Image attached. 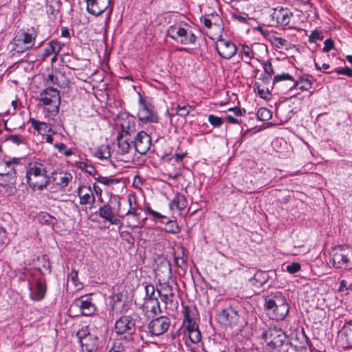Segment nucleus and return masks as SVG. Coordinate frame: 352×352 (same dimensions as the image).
Returning <instances> with one entry per match:
<instances>
[{"instance_id":"nucleus-22","label":"nucleus","mask_w":352,"mask_h":352,"mask_svg":"<svg viewBox=\"0 0 352 352\" xmlns=\"http://www.w3.org/2000/svg\"><path fill=\"white\" fill-rule=\"evenodd\" d=\"M127 201L130 206L129 209L122 208L121 207V205L120 206H118L116 207L113 206V210H115V212H116V215H118V217H123L126 215H131V214H133L134 217H139L140 213L138 212L137 208L132 206L131 198L129 197Z\"/></svg>"},{"instance_id":"nucleus-60","label":"nucleus","mask_w":352,"mask_h":352,"mask_svg":"<svg viewBox=\"0 0 352 352\" xmlns=\"http://www.w3.org/2000/svg\"><path fill=\"white\" fill-rule=\"evenodd\" d=\"M243 53L250 59H252L254 58L253 51L250 47L247 45H243Z\"/></svg>"},{"instance_id":"nucleus-56","label":"nucleus","mask_w":352,"mask_h":352,"mask_svg":"<svg viewBox=\"0 0 352 352\" xmlns=\"http://www.w3.org/2000/svg\"><path fill=\"white\" fill-rule=\"evenodd\" d=\"M300 270V265L298 263H293L287 265V270L292 274L296 273Z\"/></svg>"},{"instance_id":"nucleus-61","label":"nucleus","mask_w":352,"mask_h":352,"mask_svg":"<svg viewBox=\"0 0 352 352\" xmlns=\"http://www.w3.org/2000/svg\"><path fill=\"white\" fill-rule=\"evenodd\" d=\"M197 329H199V327L198 324H196L195 321L192 320L187 323L186 330L188 333L194 331Z\"/></svg>"},{"instance_id":"nucleus-39","label":"nucleus","mask_w":352,"mask_h":352,"mask_svg":"<svg viewBox=\"0 0 352 352\" xmlns=\"http://www.w3.org/2000/svg\"><path fill=\"white\" fill-rule=\"evenodd\" d=\"M145 292H146V296L144 298V301H150L153 300L154 299L157 298L155 296V287L152 284H148L145 286Z\"/></svg>"},{"instance_id":"nucleus-63","label":"nucleus","mask_w":352,"mask_h":352,"mask_svg":"<svg viewBox=\"0 0 352 352\" xmlns=\"http://www.w3.org/2000/svg\"><path fill=\"white\" fill-rule=\"evenodd\" d=\"M84 164L83 168L85 169L86 172H87L89 175H94L96 173V170L93 166L87 165L85 163H82Z\"/></svg>"},{"instance_id":"nucleus-41","label":"nucleus","mask_w":352,"mask_h":352,"mask_svg":"<svg viewBox=\"0 0 352 352\" xmlns=\"http://www.w3.org/2000/svg\"><path fill=\"white\" fill-rule=\"evenodd\" d=\"M25 138L21 135H10L6 141H10L16 145H20L25 142Z\"/></svg>"},{"instance_id":"nucleus-36","label":"nucleus","mask_w":352,"mask_h":352,"mask_svg":"<svg viewBox=\"0 0 352 352\" xmlns=\"http://www.w3.org/2000/svg\"><path fill=\"white\" fill-rule=\"evenodd\" d=\"M30 122H31V124L34 129L36 130L39 133L47 131L48 126L45 122H39L34 118H31Z\"/></svg>"},{"instance_id":"nucleus-4","label":"nucleus","mask_w":352,"mask_h":352,"mask_svg":"<svg viewBox=\"0 0 352 352\" xmlns=\"http://www.w3.org/2000/svg\"><path fill=\"white\" fill-rule=\"evenodd\" d=\"M331 261L335 268L352 270V249L346 245L335 248Z\"/></svg>"},{"instance_id":"nucleus-38","label":"nucleus","mask_w":352,"mask_h":352,"mask_svg":"<svg viewBox=\"0 0 352 352\" xmlns=\"http://www.w3.org/2000/svg\"><path fill=\"white\" fill-rule=\"evenodd\" d=\"M9 239L6 230L0 224V252L8 244Z\"/></svg>"},{"instance_id":"nucleus-49","label":"nucleus","mask_w":352,"mask_h":352,"mask_svg":"<svg viewBox=\"0 0 352 352\" xmlns=\"http://www.w3.org/2000/svg\"><path fill=\"white\" fill-rule=\"evenodd\" d=\"M76 336L78 337L79 342H80L81 340H85V338H87V337H89L91 335L89 332L88 329L87 327H85V328H82L80 330H79L77 332Z\"/></svg>"},{"instance_id":"nucleus-47","label":"nucleus","mask_w":352,"mask_h":352,"mask_svg":"<svg viewBox=\"0 0 352 352\" xmlns=\"http://www.w3.org/2000/svg\"><path fill=\"white\" fill-rule=\"evenodd\" d=\"M100 216L106 221H110V207L108 206H103L100 208Z\"/></svg>"},{"instance_id":"nucleus-6","label":"nucleus","mask_w":352,"mask_h":352,"mask_svg":"<svg viewBox=\"0 0 352 352\" xmlns=\"http://www.w3.org/2000/svg\"><path fill=\"white\" fill-rule=\"evenodd\" d=\"M262 337L267 342V346L271 349H276L283 345L287 336L281 329L270 328L265 331Z\"/></svg>"},{"instance_id":"nucleus-35","label":"nucleus","mask_w":352,"mask_h":352,"mask_svg":"<svg viewBox=\"0 0 352 352\" xmlns=\"http://www.w3.org/2000/svg\"><path fill=\"white\" fill-rule=\"evenodd\" d=\"M256 116L258 120L261 121H267L272 118V113L267 108L261 107L258 110Z\"/></svg>"},{"instance_id":"nucleus-64","label":"nucleus","mask_w":352,"mask_h":352,"mask_svg":"<svg viewBox=\"0 0 352 352\" xmlns=\"http://www.w3.org/2000/svg\"><path fill=\"white\" fill-rule=\"evenodd\" d=\"M254 86H256L258 94H259L260 97L264 99L267 98V96L269 94V91H265L263 89H260L259 85H257L256 83L254 85Z\"/></svg>"},{"instance_id":"nucleus-7","label":"nucleus","mask_w":352,"mask_h":352,"mask_svg":"<svg viewBox=\"0 0 352 352\" xmlns=\"http://www.w3.org/2000/svg\"><path fill=\"white\" fill-rule=\"evenodd\" d=\"M19 159L14 158L11 161H6L0 167V176L2 177V182L5 184H2L4 186H8L12 190V186L16 182V173L14 168V164H19Z\"/></svg>"},{"instance_id":"nucleus-24","label":"nucleus","mask_w":352,"mask_h":352,"mask_svg":"<svg viewBox=\"0 0 352 352\" xmlns=\"http://www.w3.org/2000/svg\"><path fill=\"white\" fill-rule=\"evenodd\" d=\"M340 333L344 336L346 347L352 348V320L344 324Z\"/></svg>"},{"instance_id":"nucleus-20","label":"nucleus","mask_w":352,"mask_h":352,"mask_svg":"<svg viewBox=\"0 0 352 352\" xmlns=\"http://www.w3.org/2000/svg\"><path fill=\"white\" fill-rule=\"evenodd\" d=\"M156 276L162 277L164 280H169L172 278V268L170 261H164L155 270Z\"/></svg>"},{"instance_id":"nucleus-30","label":"nucleus","mask_w":352,"mask_h":352,"mask_svg":"<svg viewBox=\"0 0 352 352\" xmlns=\"http://www.w3.org/2000/svg\"><path fill=\"white\" fill-rule=\"evenodd\" d=\"M45 293V283H43L41 280H37L34 292L31 294L32 299L35 300H41L44 298Z\"/></svg>"},{"instance_id":"nucleus-29","label":"nucleus","mask_w":352,"mask_h":352,"mask_svg":"<svg viewBox=\"0 0 352 352\" xmlns=\"http://www.w3.org/2000/svg\"><path fill=\"white\" fill-rule=\"evenodd\" d=\"M142 307L146 311H149L155 316L162 313L160 302L157 298L150 301H144Z\"/></svg>"},{"instance_id":"nucleus-23","label":"nucleus","mask_w":352,"mask_h":352,"mask_svg":"<svg viewBox=\"0 0 352 352\" xmlns=\"http://www.w3.org/2000/svg\"><path fill=\"white\" fill-rule=\"evenodd\" d=\"M71 179L72 175L67 173L54 172L52 176V179L54 184L61 187L67 186Z\"/></svg>"},{"instance_id":"nucleus-52","label":"nucleus","mask_w":352,"mask_h":352,"mask_svg":"<svg viewBox=\"0 0 352 352\" xmlns=\"http://www.w3.org/2000/svg\"><path fill=\"white\" fill-rule=\"evenodd\" d=\"M263 65L265 74H267L268 76H272L274 74L272 65L270 61L264 62Z\"/></svg>"},{"instance_id":"nucleus-51","label":"nucleus","mask_w":352,"mask_h":352,"mask_svg":"<svg viewBox=\"0 0 352 352\" xmlns=\"http://www.w3.org/2000/svg\"><path fill=\"white\" fill-rule=\"evenodd\" d=\"M118 111H122V101L120 100L114 99V106L111 104V115H117Z\"/></svg>"},{"instance_id":"nucleus-12","label":"nucleus","mask_w":352,"mask_h":352,"mask_svg":"<svg viewBox=\"0 0 352 352\" xmlns=\"http://www.w3.org/2000/svg\"><path fill=\"white\" fill-rule=\"evenodd\" d=\"M215 49L220 56L225 59H230L237 52L236 46L230 41L219 38L215 43Z\"/></svg>"},{"instance_id":"nucleus-18","label":"nucleus","mask_w":352,"mask_h":352,"mask_svg":"<svg viewBox=\"0 0 352 352\" xmlns=\"http://www.w3.org/2000/svg\"><path fill=\"white\" fill-rule=\"evenodd\" d=\"M78 194L81 204H87L94 201V195L90 187L85 186L78 187Z\"/></svg>"},{"instance_id":"nucleus-19","label":"nucleus","mask_w":352,"mask_h":352,"mask_svg":"<svg viewBox=\"0 0 352 352\" xmlns=\"http://www.w3.org/2000/svg\"><path fill=\"white\" fill-rule=\"evenodd\" d=\"M292 16V12L283 8L278 10H276L272 14V17L273 19H276L277 23L283 25H288L289 23V19Z\"/></svg>"},{"instance_id":"nucleus-25","label":"nucleus","mask_w":352,"mask_h":352,"mask_svg":"<svg viewBox=\"0 0 352 352\" xmlns=\"http://www.w3.org/2000/svg\"><path fill=\"white\" fill-rule=\"evenodd\" d=\"M269 274L264 271H257L254 277L250 279L252 285L256 287H261L269 280Z\"/></svg>"},{"instance_id":"nucleus-43","label":"nucleus","mask_w":352,"mask_h":352,"mask_svg":"<svg viewBox=\"0 0 352 352\" xmlns=\"http://www.w3.org/2000/svg\"><path fill=\"white\" fill-rule=\"evenodd\" d=\"M188 338L190 340L194 343L197 344L201 340V333L199 329L195 330L188 333Z\"/></svg>"},{"instance_id":"nucleus-34","label":"nucleus","mask_w":352,"mask_h":352,"mask_svg":"<svg viewBox=\"0 0 352 352\" xmlns=\"http://www.w3.org/2000/svg\"><path fill=\"white\" fill-rule=\"evenodd\" d=\"M178 248L181 252L178 255L174 253V261L177 267L183 268L186 265V261L184 258L185 248L183 246H179Z\"/></svg>"},{"instance_id":"nucleus-33","label":"nucleus","mask_w":352,"mask_h":352,"mask_svg":"<svg viewBox=\"0 0 352 352\" xmlns=\"http://www.w3.org/2000/svg\"><path fill=\"white\" fill-rule=\"evenodd\" d=\"M33 39L34 38L32 34L25 32H23L21 35H17L14 38L15 41H22L25 45H30V46L26 47V50L32 47Z\"/></svg>"},{"instance_id":"nucleus-28","label":"nucleus","mask_w":352,"mask_h":352,"mask_svg":"<svg viewBox=\"0 0 352 352\" xmlns=\"http://www.w3.org/2000/svg\"><path fill=\"white\" fill-rule=\"evenodd\" d=\"M79 343L83 352H95L96 349V339L93 336L87 337Z\"/></svg>"},{"instance_id":"nucleus-11","label":"nucleus","mask_w":352,"mask_h":352,"mask_svg":"<svg viewBox=\"0 0 352 352\" xmlns=\"http://www.w3.org/2000/svg\"><path fill=\"white\" fill-rule=\"evenodd\" d=\"M239 318V311L232 307L224 309L218 314L219 322L224 325L236 326Z\"/></svg>"},{"instance_id":"nucleus-62","label":"nucleus","mask_w":352,"mask_h":352,"mask_svg":"<svg viewBox=\"0 0 352 352\" xmlns=\"http://www.w3.org/2000/svg\"><path fill=\"white\" fill-rule=\"evenodd\" d=\"M184 322H186L187 323L193 320V319L190 316V308L188 306L184 307Z\"/></svg>"},{"instance_id":"nucleus-37","label":"nucleus","mask_w":352,"mask_h":352,"mask_svg":"<svg viewBox=\"0 0 352 352\" xmlns=\"http://www.w3.org/2000/svg\"><path fill=\"white\" fill-rule=\"evenodd\" d=\"M165 230L172 234H177L180 232V228L175 221L168 220L165 224Z\"/></svg>"},{"instance_id":"nucleus-31","label":"nucleus","mask_w":352,"mask_h":352,"mask_svg":"<svg viewBox=\"0 0 352 352\" xmlns=\"http://www.w3.org/2000/svg\"><path fill=\"white\" fill-rule=\"evenodd\" d=\"M212 17L216 18V20L214 22H212V21L210 19H208L205 16L201 17L200 20L204 23V25L207 28H212V27L214 25V27L218 28L221 30H223V28L221 27L222 20L218 16V15H212Z\"/></svg>"},{"instance_id":"nucleus-42","label":"nucleus","mask_w":352,"mask_h":352,"mask_svg":"<svg viewBox=\"0 0 352 352\" xmlns=\"http://www.w3.org/2000/svg\"><path fill=\"white\" fill-rule=\"evenodd\" d=\"M110 19V10L107 12V16L105 20V28H104V43L105 45V51L107 55L110 54V50H108V25H109V21Z\"/></svg>"},{"instance_id":"nucleus-8","label":"nucleus","mask_w":352,"mask_h":352,"mask_svg":"<svg viewBox=\"0 0 352 352\" xmlns=\"http://www.w3.org/2000/svg\"><path fill=\"white\" fill-rule=\"evenodd\" d=\"M126 192V183L122 179L111 178V205L120 206L122 202L126 205V199L122 197Z\"/></svg>"},{"instance_id":"nucleus-50","label":"nucleus","mask_w":352,"mask_h":352,"mask_svg":"<svg viewBox=\"0 0 352 352\" xmlns=\"http://www.w3.org/2000/svg\"><path fill=\"white\" fill-rule=\"evenodd\" d=\"M190 106L184 105L181 107L180 105H178L177 114L181 117L185 118L186 116L188 115L190 112Z\"/></svg>"},{"instance_id":"nucleus-1","label":"nucleus","mask_w":352,"mask_h":352,"mask_svg":"<svg viewBox=\"0 0 352 352\" xmlns=\"http://www.w3.org/2000/svg\"><path fill=\"white\" fill-rule=\"evenodd\" d=\"M135 120L133 116L125 111H118L113 118V131L111 133H117V153H127L131 148L129 135L135 132Z\"/></svg>"},{"instance_id":"nucleus-40","label":"nucleus","mask_w":352,"mask_h":352,"mask_svg":"<svg viewBox=\"0 0 352 352\" xmlns=\"http://www.w3.org/2000/svg\"><path fill=\"white\" fill-rule=\"evenodd\" d=\"M127 305L125 301H120L111 305V311L116 314H121L123 311L127 310Z\"/></svg>"},{"instance_id":"nucleus-55","label":"nucleus","mask_w":352,"mask_h":352,"mask_svg":"<svg viewBox=\"0 0 352 352\" xmlns=\"http://www.w3.org/2000/svg\"><path fill=\"white\" fill-rule=\"evenodd\" d=\"M322 38L320 36V33L318 32L317 30H314L311 32L309 37V41L310 43H314L317 40H322Z\"/></svg>"},{"instance_id":"nucleus-16","label":"nucleus","mask_w":352,"mask_h":352,"mask_svg":"<svg viewBox=\"0 0 352 352\" xmlns=\"http://www.w3.org/2000/svg\"><path fill=\"white\" fill-rule=\"evenodd\" d=\"M74 304L80 308L82 315L85 316H91L96 311L95 305L83 296L76 299Z\"/></svg>"},{"instance_id":"nucleus-45","label":"nucleus","mask_w":352,"mask_h":352,"mask_svg":"<svg viewBox=\"0 0 352 352\" xmlns=\"http://www.w3.org/2000/svg\"><path fill=\"white\" fill-rule=\"evenodd\" d=\"M208 122L214 127H219L223 122V118L215 116L214 115H210L208 116Z\"/></svg>"},{"instance_id":"nucleus-44","label":"nucleus","mask_w":352,"mask_h":352,"mask_svg":"<svg viewBox=\"0 0 352 352\" xmlns=\"http://www.w3.org/2000/svg\"><path fill=\"white\" fill-rule=\"evenodd\" d=\"M300 79H302L299 89L302 91L309 90L312 87V82L308 77L301 76Z\"/></svg>"},{"instance_id":"nucleus-59","label":"nucleus","mask_w":352,"mask_h":352,"mask_svg":"<svg viewBox=\"0 0 352 352\" xmlns=\"http://www.w3.org/2000/svg\"><path fill=\"white\" fill-rule=\"evenodd\" d=\"M274 44L278 48H281L287 45V41L285 39L280 37H274Z\"/></svg>"},{"instance_id":"nucleus-46","label":"nucleus","mask_w":352,"mask_h":352,"mask_svg":"<svg viewBox=\"0 0 352 352\" xmlns=\"http://www.w3.org/2000/svg\"><path fill=\"white\" fill-rule=\"evenodd\" d=\"M281 80H292V81H294V79L289 74L283 73L281 74L276 75L274 77L273 83L275 84V83L278 82L279 81H281Z\"/></svg>"},{"instance_id":"nucleus-14","label":"nucleus","mask_w":352,"mask_h":352,"mask_svg":"<svg viewBox=\"0 0 352 352\" xmlns=\"http://www.w3.org/2000/svg\"><path fill=\"white\" fill-rule=\"evenodd\" d=\"M135 323L130 316H122L116 320L114 329L117 334L128 333H132L134 331Z\"/></svg>"},{"instance_id":"nucleus-27","label":"nucleus","mask_w":352,"mask_h":352,"mask_svg":"<svg viewBox=\"0 0 352 352\" xmlns=\"http://www.w3.org/2000/svg\"><path fill=\"white\" fill-rule=\"evenodd\" d=\"M187 206V200L186 197L182 193H177L175 197L173 198L172 201L170 203V207L171 209L174 208L179 210H184Z\"/></svg>"},{"instance_id":"nucleus-21","label":"nucleus","mask_w":352,"mask_h":352,"mask_svg":"<svg viewBox=\"0 0 352 352\" xmlns=\"http://www.w3.org/2000/svg\"><path fill=\"white\" fill-rule=\"evenodd\" d=\"M158 296L161 298L162 301L164 302L166 305L170 302L172 303L173 300L172 298L174 296V294L173 292L172 287L166 283L164 285H162L161 289H157Z\"/></svg>"},{"instance_id":"nucleus-5","label":"nucleus","mask_w":352,"mask_h":352,"mask_svg":"<svg viewBox=\"0 0 352 352\" xmlns=\"http://www.w3.org/2000/svg\"><path fill=\"white\" fill-rule=\"evenodd\" d=\"M40 97L43 104L48 106L47 111L52 116H56L58 113L60 103V96L58 89L52 87H47L40 94Z\"/></svg>"},{"instance_id":"nucleus-2","label":"nucleus","mask_w":352,"mask_h":352,"mask_svg":"<svg viewBox=\"0 0 352 352\" xmlns=\"http://www.w3.org/2000/svg\"><path fill=\"white\" fill-rule=\"evenodd\" d=\"M265 309L270 318L278 321L287 316L289 306L285 296L281 292H276L265 297Z\"/></svg>"},{"instance_id":"nucleus-10","label":"nucleus","mask_w":352,"mask_h":352,"mask_svg":"<svg viewBox=\"0 0 352 352\" xmlns=\"http://www.w3.org/2000/svg\"><path fill=\"white\" fill-rule=\"evenodd\" d=\"M170 324V319L166 316H160L153 319L148 326L149 332L156 336H160L167 331Z\"/></svg>"},{"instance_id":"nucleus-17","label":"nucleus","mask_w":352,"mask_h":352,"mask_svg":"<svg viewBox=\"0 0 352 352\" xmlns=\"http://www.w3.org/2000/svg\"><path fill=\"white\" fill-rule=\"evenodd\" d=\"M308 342V338L305 336V332L302 331L296 333L294 338H291L289 344L295 348L296 351H300L306 349Z\"/></svg>"},{"instance_id":"nucleus-54","label":"nucleus","mask_w":352,"mask_h":352,"mask_svg":"<svg viewBox=\"0 0 352 352\" xmlns=\"http://www.w3.org/2000/svg\"><path fill=\"white\" fill-rule=\"evenodd\" d=\"M334 47V41L331 38H327L324 43L323 52H328Z\"/></svg>"},{"instance_id":"nucleus-9","label":"nucleus","mask_w":352,"mask_h":352,"mask_svg":"<svg viewBox=\"0 0 352 352\" xmlns=\"http://www.w3.org/2000/svg\"><path fill=\"white\" fill-rule=\"evenodd\" d=\"M139 102L140 109L138 113L139 120L142 122H157L159 118L153 109V106L150 102L143 99L139 94Z\"/></svg>"},{"instance_id":"nucleus-13","label":"nucleus","mask_w":352,"mask_h":352,"mask_svg":"<svg viewBox=\"0 0 352 352\" xmlns=\"http://www.w3.org/2000/svg\"><path fill=\"white\" fill-rule=\"evenodd\" d=\"M131 143L133 144V147L138 153L144 155L151 147V138L146 132L142 131L137 133Z\"/></svg>"},{"instance_id":"nucleus-48","label":"nucleus","mask_w":352,"mask_h":352,"mask_svg":"<svg viewBox=\"0 0 352 352\" xmlns=\"http://www.w3.org/2000/svg\"><path fill=\"white\" fill-rule=\"evenodd\" d=\"M195 41L196 36L192 32H190L189 34L186 33L185 38H184L182 40H179V43L184 45L193 44L195 43Z\"/></svg>"},{"instance_id":"nucleus-58","label":"nucleus","mask_w":352,"mask_h":352,"mask_svg":"<svg viewBox=\"0 0 352 352\" xmlns=\"http://www.w3.org/2000/svg\"><path fill=\"white\" fill-rule=\"evenodd\" d=\"M59 10L56 8L55 5L49 4L47 6V13L50 15L56 16L58 13Z\"/></svg>"},{"instance_id":"nucleus-32","label":"nucleus","mask_w":352,"mask_h":352,"mask_svg":"<svg viewBox=\"0 0 352 352\" xmlns=\"http://www.w3.org/2000/svg\"><path fill=\"white\" fill-rule=\"evenodd\" d=\"M60 50V43L56 41H52L48 43V46L45 49V56H49L52 54H57Z\"/></svg>"},{"instance_id":"nucleus-26","label":"nucleus","mask_w":352,"mask_h":352,"mask_svg":"<svg viewBox=\"0 0 352 352\" xmlns=\"http://www.w3.org/2000/svg\"><path fill=\"white\" fill-rule=\"evenodd\" d=\"M187 31L183 28H177L176 26H170L168 30L167 35L173 39L179 42L185 38Z\"/></svg>"},{"instance_id":"nucleus-53","label":"nucleus","mask_w":352,"mask_h":352,"mask_svg":"<svg viewBox=\"0 0 352 352\" xmlns=\"http://www.w3.org/2000/svg\"><path fill=\"white\" fill-rule=\"evenodd\" d=\"M107 151L105 153H103L102 151V148H100L98 149V151L96 152V156L100 159H106L108 157H110V148H109V146H107Z\"/></svg>"},{"instance_id":"nucleus-3","label":"nucleus","mask_w":352,"mask_h":352,"mask_svg":"<svg viewBox=\"0 0 352 352\" xmlns=\"http://www.w3.org/2000/svg\"><path fill=\"white\" fill-rule=\"evenodd\" d=\"M27 182L34 190H43L50 182V177L47 176V171L41 163H35L30 167L26 173Z\"/></svg>"},{"instance_id":"nucleus-15","label":"nucleus","mask_w":352,"mask_h":352,"mask_svg":"<svg viewBox=\"0 0 352 352\" xmlns=\"http://www.w3.org/2000/svg\"><path fill=\"white\" fill-rule=\"evenodd\" d=\"M87 11L94 15H100L110 5V0H86Z\"/></svg>"},{"instance_id":"nucleus-57","label":"nucleus","mask_w":352,"mask_h":352,"mask_svg":"<svg viewBox=\"0 0 352 352\" xmlns=\"http://www.w3.org/2000/svg\"><path fill=\"white\" fill-rule=\"evenodd\" d=\"M336 72L338 74H343V75H346L349 77L352 76V69L347 67L342 68V69H337L336 70Z\"/></svg>"}]
</instances>
